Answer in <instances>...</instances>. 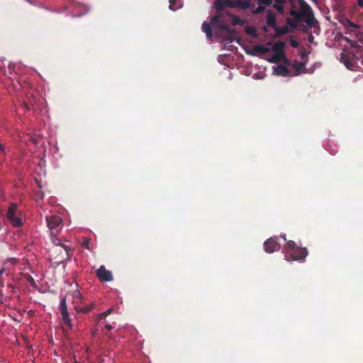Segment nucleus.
I'll use <instances>...</instances> for the list:
<instances>
[{
	"label": "nucleus",
	"mask_w": 363,
	"mask_h": 363,
	"mask_svg": "<svg viewBox=\"0 0 363 363\" xmlns=\"http://www.w3.org/2000/svg\"><path fill=\"white\" fill-rule=\"evenodd\" d=\"M94 307V304L93 303L88 304L86 306H82L81 308H79L77 311L79 312H82L83 313H86L91 311Z\"/></svg>",
	"instance_id": "22"
},
{
	"label": "nucleus",
	"mask_w": 363,
	"mask_h": 363,
	"mask_svg": "<svg viewBox=\"0 0 363 363\" xmlns=\"http://www.w3.org/2000/svg\"><path fill=\"white\" fill-rule=\"evenodd\" d=\"M69 8L72 9V16L74 17H80L86 13L88 11L87 6L86 5L78 4L75 1L71 2Z\"/></svg>",
	"instance_id": "8"
},
{
	"label": "nucleus",
	"mask_w": 363,
	"mask_h": 363,
	"mask_svg": "<svg viewBox=\"0 0 363 363\" xmlns=\"http://www.w3.org/2000/svg\"><path fill=\"white\" fill-rule=\"evenodd\" d=\"M46 222L48 228L50 231V237L52 242L56 247H61L65 251V257H62L63 259H69L72 256V248L62 243L60 239L57 238V235H59L62 228V218L58 216H50L46 217Z\"/></svg>",
	"instance_id": "1"
},
{
	"label": "nucleus",
	"mask_w": 363,
	"mask_h": 363,
	"mask_svg": "<svg viewBox=\"0 0 363 363\" xmlns=\"http://www.w3.org/2000/svg\"><path fill=\"white\" fill-rule=\"evenodd\" d=\"M96 274L101 281H111L113 280V274L111 272L107 270L104 265H101L96 270Z\"/></svg>",
	"instance_id": "10"
},
{
	"label": "nucleus",
	"mask_w": 363,
	"mask_h": 363,
	"mask_svg": "<svg viewBox=\"0 0 363 363\" xmlns=\"http://www.w3.org/2000/svg\"><path fill=\"white\" fill-rule=\"evenodd\" d=\"M267 24L268 26L274 28L277 26V18L274 13L268 11L266 16Z\"/></svg>",
	"instance_id": "14"
},
{
	"label": "nucleus",
	"mask_w": 363,
	"mask_h": 363,
	"mask_svg": "<svg viewBox=\"0 0 363 363\" xmlns=\"http://www.w3.org/2000/svg\"><path fill=\"white\" fill-rule=\"evenodd\" d=\"M89 240H85L84 242H83V245L88 247V245H89Z\"/></svg>",
	"instance_id": "32"
},
{
	"label": "nucleus",
	"mask_w": 363,
	"mask_h": 363,
	"mask_svg": "<svg viewBox=\"0 0 363 363\" xmlns=\"http://www.w3.org/2000/svg\"><path fill=\"white\" fill-rule=\"evenodd\" d=\"M177 0H169V9L176 11L178 9V7L175 6Z\"/></svg>",
	"instance_id": "26"
},
{
	"label": "nucleus",
	"mask_w": 363,
	"mask_h": 363,
	"mask_svg": "<svg viewBox=\"0 0 363 363\" xmlns=\"http://www.w3.org/2000/svg\"><path fill=\"white\" fill-rule=\"evenodd\" d=\"M340 61L347 67V68L352 69L353 65L349 55L342 52L341 54Z\"/></svg>",
	"instance_id": "16"
},
{
	"label": "nucleus",
	"mask_w": 363,
	"mask_h": 363,
	"mask_svg": "<svg viewBox=\"0 0 363 363\" xmlns=\"http://www.w3.org/2000/svg\"><path fill=\"white\" fill-rule=\"evenodd\" d=\"M254 50L255 52H257L260 54L264 55V54L269 52L271 51V49L266 45H257L254 47Z\"/></svg>",
	"instance_id": "17"
},
{
	"label": "nucleus",
	"mask_w": 363,
	"mask_h": 363,
	"mask_svg": "<svg viewBox=\"0 0 363 363\" xmlns=\"http://www.w3.org/2000/svg\"><path fill=\"white\" fill-rule=\"evenodd\" d=\"M306 62H295L291 65V67L295 69L294 75L298 76L301 72L307 73L308 71L306 68Z\"/></svg>",
	"instance_id": "13"
},
{
	"label": "nucleus",
	"mask_w": 363,
	"mask_h": 363,
	"mask_svg": "<svg viewBox=\"0 0 363 363\" xmlns=\"http://www.w3.org/2000/svg\"><path fill=\"white\" fill-rule=\"evenodd\" d=\"M0 152H1L4 155L6 153V148L1 143H0Z\"/></svg>",
	"instance_id": "28"
},
{
	"label": "nucleus",
	"mask_w": 363,
	"mask_h": 363,
	"mask_svg": "<svg viewBox=\"0 0 363 363\" xmlns=\"http://www.w3.org/2000/svg\"><path fill=\"white\" fill-rule=\"evenodd\" d=\"M60 310L63 324L68 326L69 328H72V320H71V318H69V313L67 311V306L65 298H62L60 301Z\"/></svg>",
	"instance_id": "7"
},
{
	"label": "nucleus",
	"mask_w": 363,
	"mask_h": 363,
	"mask_svg": "<svg viewBox=\"0 0 363 363\" xmlns=\"http://www.w3.org/2000/svg\"><path fill=\"white\" fill-rule=\"evenodd\" d=\"M264 248L266 252L272 253L279 250L281 245L277 242V238H270L264 242Z\"/></svg>",
	"instance_id": "9"
},
{
	"label": "nucleus",
	"mask_w": 363,
	"mask_h": 363,
	"mask_svg": "<svg viewBox=\"0 0 363 363\" xmlns=\"http://www.w3.org/2000/svg\"><path fill=\"white\" fill-rule=\"evenodd\" d=\"M344 27L346 28L347 31L346 33H357V30L359 28V26L357 24L354 23L349 19H345L342 22Z\"/></svg>",
	"instance_id": "12"
},
{
	"label": "nucleus",
	"mask_w": 363,
	"mask_h": 363,
	"mask_svg": "<svg viewBox=\"0 0 363 363\" xmlns=\"http://www.w3.org/2000/svg\"><path fill=\"white\" fill-rule=\"evenodd\" d=\"M290 45L292 48H296L298 46V43L294 39L290 40Z\"/></svg>",
	"instance_id": "27"
},
{
	"label": "nucleus",
	"mask_w": 363,
	"mask_h": 363,
	"mask_svg": "<svg viewBox=\"0 0 363 363\" xmlns=\"http://www.w3.org/2000/svg\"><path fill=\"white\" fill-rule=\"evenodd\" d=\"M223 16L222 12H218L216 15L212 17L211 21V24L213 26H219L223 21L221 18Z\"/></svg>",
	"instance_id": "19"
},
{
	"label": "nucleus",
	"mask_w": 363,
	"mask_h": 363,
	"mask_svg": "<svg viewBox=\"0 0 363 363\" xmlns=\"http://www.w3.org/2000/svg\"><path fill=\"white\" fill-rule=\"evenodd\" d=\"M342 40H345V42L350 43V44H352V41L347 37H342Z\"/></svg>",
	"instance_id": "29"
},
{
	"label": "nucleus",
	"mask_w": 363,
	"mask_h": 363,
	"mask_svg": "<svg viewBox=\"0 0 363 363\" xmlns=\"http://www.w3.org/2000/svg\"><path fill=\"white\" fill-rule=\"evenodd\" d=\"M312 1H314V2H317V0H312Z\"/></svg>",
	"instance_id": "37"
},
{
	"label": "nucleus",
	"mask_w": 363,
	"mask_h": 363,
	"mask_svg": "<svg viewBox=\"0 0 363 363\" xmlns=\"http://www.w3.org/2000/svg\"><path fill=\"white\" fill-rule=\"evenodd\" d=\"M112 311H113L112 308H109V309L106 310V311H104V313H100L99 315V319H103L104 318H105L107 315H110Z\"/></svg>",
	"instance_id": "25"
},
{
	"label": "nucleus",
	"mask_w": 363,
	"mask_h": 363,
	"mask_svg": "<svg viewBox=\"0 0 363 363\" xmlns=\"http://www.w3.org/2000/svg\"><path fill=\"white\" fill-rule=\"evenodd\" d=\"M290 24V26H295V23H289Z\"/></svg>",
	"instance_id": "35"
},
{
	"label": "nucleus",
	"mask_w": 363,
	"mask_h": 363,
	"mask_svg": "<svg viewBox=\"0 0 363 363\" xmlns=\"http://www.w3.org/2000/svg\"><path fill=\"white\" fill-rule=\"evenodd\" d=\"M283 250L287 261L301 260L308 255V250L306 247H298L292 240L287 241Z\"/></svg>",
	"instance_id": "3"
},
{
	"label": "nucleus",
	"mask_w": 363,
	"mask_h": 363,
	"mask_svg": "<svg viewBox=\"0 0 363 363\" xmlns=\"http://www.w3.org/2000/svg\"><path fill=\"white\" fill-rule=\"evenodd\" d=\"M268 46H272V50L276 53V55L278 57L279 60L284 57V48L285 43L283 41H279L275 43H272L271 42L267 43Z\"/></svg>",
	"instance_id": "11"
},
{
	"label": "nucleus",
	"mask_w": 363,
	"mask_h": 363,
	"mask_svg": "<svg viewBox=\"0 0 363 363\" xmlns=\"http://www.w3.org/2000/svg\"><path fill=\"white\" fill-rule=\"evenodd\" d=\"M202 30L206 33L208 38H212V31L211 24L207 22H203L202 24Z\"/></svg>",
	"instance_id": "18"
},
{
	"label": "nucleus",
	"mask_w": 363,
	"mask_h": 363,
	"mask_svg": "<svg viewBox=\"0 0 363 363\" xmlns=\"http://www.w3.org/2000/svg\"><path fill=\"white\" fill-rule=\"evenodd\" d=\"M214 6L218 12H221L225 7L247 10L255 6L252 0H243V1H234L233 0H216Z\"/></svg>",
	"instance_id": "4"
},
{
	"label": "nucleus",
	"mask_w": 363,
	"mask_h": 363,
	"mask_svg": "<svg viewBox=\"0 0 363 363\" xmlns=\"http://www.w3.org/2000/svg\"><path fill=\"white\" fill-rule=\"evenodd\" d=\"M30 281L34 283V279L32 277H30Z\"/></svg>",
	"instance_id": "36"
},
{
	"label": "nucleus",
	"mask_w": 363,
	"mask_h": 363,
	"mask_svg": "<svg viewBox=\"0 0 363 363\" xmlns=\"http://www.w3.org/2000/svg\"><path fill=\"white\" fill-rule=\"evenodd\" d=\"M258 6L252 11V13L254 15H258L264 13L265 11V6L272 5V8L276 9L280 14H283L284 12V4H286L285 0H257Z\"/></svg>",
	"instance_id": "5"
},
{
	"label": "nucleus",
	"mask_w": 363,
	"mask_h": 363,
	"mask_svg": "<svg viewBox=\"0 0 363 363\" xmlns=\"http://www.w3.org/2000/svg\"><path fill=\"white\" fill-rule=\"evenodd\" d=\"M274 29L276 31L277 36L285 35L289 32V28L286 26L281 27H279L277 26Z\"/></svg>",
	"instance_id": "20"
},
{
	"label": "nucleus",
	"mask_w": 363,
	"mask_h": 363,
	"mask_svg": "<svg viewBox=\"0 0 363 363\" xmlns=\"http://www.w3.org/2000/svg\"><path fill=\"white\" fill-rule=\"evenodd\" d=\"M281 238H282L285 241H286V235H281Z\"/></svg>",
	"instance_id": "34"
},
{
	"label": "nucleus",
	"mask_w": 363,
	"mask_h": 363,
	"mask_svg": "<svg viewBox=\"0 0 363 363\" xmlns=\"http://www.w3.org/2000/svg\"><path fill=\"white\" fill-rule=\"evenodd\" d=\"M230 16L232 18V24L233 26L237 25H242L244 23V21L238 16H234L228 13Z\"/></svg>",
	"instance_id": "23"
},
{
	"label": "nucleus",
	"mask_w": 363,
	"mask_h": 363,
	"mask_svg": "<svg viewBox=\"0 0 363 363\" xmlns=\"http://www.w3.org/2000/svg\"><path fill=\"white\" fill-rule=\"evenodd\" d=\"M357 1L358 6L360 7H363V0H357Z\"/></svg>",
	"instance_id": "30"
},
{
	"label": "nucleus",
	"mask_w": 363,
	"mask_h": 363,
	"mask_svg": "<svg viewBox=\"0 0 363 363\" xmlns=\"http://www.w3.org/2000/svg\"><path fill=\"white\" fill-rule=\"evenodd\" d=\"M17 207L15 204L9 206L7 212V218L11 224L14 227H20L22 225V220L20 217L16 215Z\"/></svg>",
	"instance_id": "6"
},
{
	"label": "nucleus",
	"mask_w": 363,
	"mask_h": 363,
	"mask_svg": "<svg viewBox=\"0 0 363 363\" xmlns=\"http://www.w3.org/2000/svg\"><path fill=\"white\" fill-rule=\"evenodd\" d=\"M291 6L294 8L296 3L300 5V11L291 9L289 14L293 16L296 22H299L301 18L304 19L305 23L310 27H313L315 24V18L311 7L304 0H289Z\"/></svg>",
	"instance_id": "2"
},
{
	"label": "nucleus",
	"mask_w": 363,
	"mask_h": 363,
	"mask_svg": "<svg viewBox=\"0 0 363 363\" xmlns=\"http://www.w3.org/2000/svg\"><path fill=\"white\" fill-rule=\"evenodd\" d=\"M105 328H106L108 330H112V328H112V326H111V325H110L109 324H106V325H105Z\"/></svg>",
	"instance_id": "31"
},
{
	"label": "nucleus",
	"mask_w": 363,
	"mask_h": 363,
	"mask_svg": "<svg viewBox=\"0 0 363 363\" xmlns=\"http://www.w3.org/2000/svg\"><path fill=\"white\" fill-rule=\"evenodd\" d=\"M218 28L220 30L225 31L228 34L233 35L235 33V30L234 29L231 28L230 26H227L223 22L219 24Z\"/></svg>",
	"instance_id": "21"
},
{
	"label": "nucleus",
	"mask_w": 363,
	"mask_h": 363,
	"mask_svg": "<svg viewBox=\"0 0 363 363\" xmlns=\"http://www.w3.org/2000/svg\"><path fill=\"white\" fill-rule=\"evenodd\" d=\"M274 72L277 75H280L283 77H287L289 74V71L287 67L283 65H279L274 69Z\"/></svg>",
	"instance_id": "15"
},
{
	"label": "nucleus",
	"mask_w": 363,
	"mask_h": 363,
	"mask_svg": "<svg viewBox=\"0 0 363 363\" xmlns=\"http://www.w3.org/2000/svg\"><path fill=\"white\" fill-rule=\"evenodd\" d=\"M245 32L249 34L252 35L253 36H256V30L253 27L247 26L245 28Z\"/></svg>",
	"instance_id": "24"
},
{
	"label": "nucleus",
	"mask_w": 363,
	"mask_h": 363,
	"mask_svg": "<svg viewBox=\"0 0 363 363\" xmlns=\"http://www.w3.org/2000/svg\"><path fill=\"white\" fill-rule=\"evenodd\" d=\"M4 272V269H0V275H1Z\"/></svg>",
	"instance_id": "33"
}]
</instances>
